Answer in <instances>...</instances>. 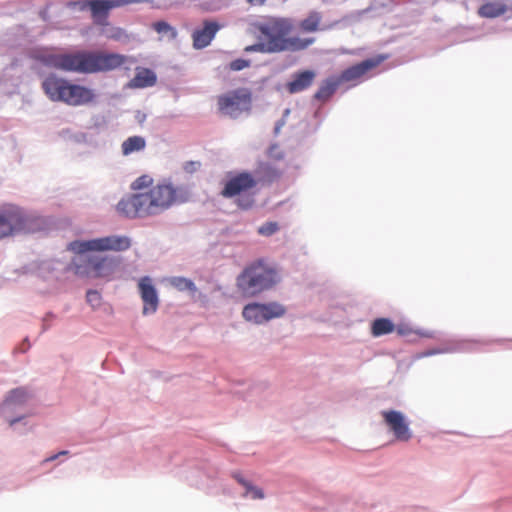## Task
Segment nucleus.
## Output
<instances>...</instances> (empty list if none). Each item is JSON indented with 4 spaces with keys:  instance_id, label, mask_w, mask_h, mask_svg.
I'll return each mask as SVG.
<instances>
[{
    "instance_id": "dca6fc26",
    "label": "nucleus",
    "mask_w": 512,
    "mask_h": 512,
    "mask_svg": "<svg viewBox=\"0 0 512 512\" xmlns=\"http://www.w3.org/2000/svg\"><path fill=\"white\" fill-rule=\"evenodd\" d=\"M510 0H491L483 3L477 11L481 18L493 19L503 16L510 10Z\"/></svg>"
},
{
    "instance_id": "4c0bfd02",
    "label": "nucleus",
    "mask_w": 512,
    "mask_h": 512,
    "mask_svg": "<svg viewBox=\"0 0 512 512\" xmlns=\"http://www.w3.org/2000/svg\"><path fill=\"white\" fill-rule=\"evenodd\" d=\"M124 34L123 30L122 29H116L115 32L111 35V38L113 39H116V40H119L122 35Z\"/></svg>"
},
{
    "instance_id": "f704fd0d",
    "label": "nucleus",
    "mask_w": 512,
    "mask_h": 512,
    "mask_svg": "<svg viewBox=\"0 0 512 512\" xmlns=\"http://www.w3.org/2000/svg\"><path fill=\"white\" fill-rule=\"evenodd\" d=\"M200 167L201 163L199 161H187L183 164V170L189 174L195 173Z\"/></svg>"
},
{
    "instance_id": "4be33fe9",
    "label": "nucleus",
    "mask_w": 512,
    "mask_h": 512,
    "mask_svg": "<svg viewBox=\"0 0 512 512\" xmlns=\"http://www.w3.org/2000/svg\"><path fill=\"white\" fill-rule=\"evenodd\" d=\"M243 317L250 322L261 324L266 322V316L262 310V303H249L244 306Z\"/></svg>"
},
{
    "instance_id": "f3484780",
    "label": "nucleus",
    "mask_w": 512,
    "mask_h": 512,
    "mask_svg": "<svg viewBox=\"0 0 512 512\" xmlns=\"http://www.w3.org/2000/svg\"><path fill=\"white\" fill-rule=\"evenodd\" d=\"M32 397L31 393L24 387L11 390L1 405L4 413L12 411L16 407L25 405Z\"/></svg>"
},
{
    "instance_id": "ea45409f",
    "label": "nucleus",
    "mask_w": 512,
    "mask_h": 512,
    "mask_svg": "<svg viewBox=\"0 0 512 512\" xmlns=\"http://www.w3.org/2000/svg\"><path fill=\"white\" fill-rule=\"evenodd\" d=\"M20 420H21V418H14V419H11V420L9 421V425H10V426H13V425H15L17 422H19Z\"/></svg>"
},
{
    "instance_id": "a19ab883",
    "label": "nucleus",
    "mask_w": 512,
    "mask_h": 512,
    "mask_svg": "<svg viewBox=\"0 0 512 512\" xmlns=\"http://www.w3.org/2000/svg\"><path fill=\"white\" fill-rule=\"evenodd\" d=\"M397 333L400 334V335H405L406 334V329L398 327L397 328Z\"/></svg>"
},
{
    "instance_id": "58836bf2",
    "label": "nucleus",
    "mask_w": 512,
    "mask_h": 512,
    "mask_svg": "<svg viewBox=\"0 0 512 512\" xmlns=\"http://www.w3.org/2000/svg\"><path fill=\"white\" fill-rule=\"evenodd\" d=\"M247 2L252 6H262L265 4L266 0H247Z\"/></svg>"
},
{
    "instance_id": "5701e85b",
    "label": "nucleus",
    "mask_w": 512,
    "mask_h": 512,
    "mask_svg": "<svg viewBox=\"0 0 512 512\" xmlns=\"http://www.w3.org/2000/svg\"><path fill=\"white\" fill-rule=\"evenodd\" d=\"M146 147V140L142 136L128 137L121 145L122 154L128 156L134 152L144 150Z\"/></svg>"
},
{
    "instance_id": "7ed1b4c3",
    "label": "nucleus",
    "mask_w": 512,
    "mask_h": 512,
    "mask_svg": "<svg viewBox=\"0 0 512 512\" xmlns=\"http://www.w3.org/2000/svg\"><path fill=\"white\" fill-rule=\"evenodd\" d=\"M44 94L53 102H63L69 106H83L92 103L96 95L86 86L74 84L69 80L49 74L42 83Z\"/></svg>"
},
{
    "instance_id": "ddd939ff",
    "label": "nucleus",
    "mask_w": 512,
    "mask_h": 512,
    "mask_svg": "<svg viewBox=\"0 0 512 512\" xmlns=\"http://www.w3.org/2000/svg\"><path fill=\"white\" fill-rule=\"evenodd\" d=\"M141 299L144 303L143 314H153L157 311L159 299L157 291L149 277H143L138 283Z\"/></svg>"
},
{
    "instance_id": "f03ea898",
    "label": "nucleus",
    "mask_w": 512,
    "mask_h": 512,
    "mask_svg": "<svg viewBox=\"0 0 512 512\" xmlns=\"http://www.w3.org/2000/svg\"><path fill=\"white\" fill-rule=\"evenodd\" d=\"M131 246L127 236L111 235L86 241H73L68 244V250L79 254L75 260L76 273L95 278L111 276L119 265V260L109 257L85 255L86 252L96 251H125Z\"/></svg>"
},
{
    "instance_id": "c9c22d12",
    "label": "nucleus",
    "mask_w": 512,
    "mask_h": 512,
    "mask_svg": "<svg viewBox=\"0 0 512 512\" xmlns=\"http://www.w3.org/2000/svg\"><path fill=\"white\" fill-rule=\"evenodd\" d=\"M268 156L276 160L283 159L284 157L283 152L279 149V146L276 144L271 145L269 147Z\"/></svg>"
},
{
    "instance_id": "0eeeda50",
    "label": "nucleus",
    "mask_w": 512,
    "mask_h": 512,
    "mask_svg": "<svg viewBox=\"0 0 512 512\" xmlns=\"http://www.w3.org/2000/svg\"><path fill=\"white\" fill-rule=\"evenodd\" d=\"M37 225V218L17 206L8 205L0 209V240L19 233L34 232Z\"/></svg>"
},
{
    "instance_id": "e433bc0d",
    "label": "nucleus",
    "mask_w": 512,
    "mask_h": 512,
    "mask_svg": "<svg viewBox=\"0 0 512 512\" xmlns=\"http://www.w3.org/2000/svg\"><path fill=\"white\" fill-rule=\"evenodd\" d=\"M67 454H68V451H66V450L60 451L59 453H57V454H55V455H53V456H50V457L46 458V459L43 461V463H48V462L54 461V460H56L59 456H61V455H67Z\"/></svg>"
},
{
    "instance_id": "c85d7f7f",
    "label": "nucleus",
    "mask_w": 512,
    "mask_h": 512,
    "mask_svg": "<svg viewBox=\"0 0 512 512\" xmlns=\"http://www.w3.org/2000/svg\"><path fill=\"white\" fill-rule=\"evenodd\" d=\"M153 185V178L149 175H142L136 178L132 184L131 189L133 191H142L145 189H150Z\"/></svg>"
},
{
    "instance_id": "7c9ffc66",
    "label": "nucleus",
    "mask_w": 512,
    "mask_h": 512,
    "mask_svg": "<svg viewBox=\"0 0 512 512\" xmlns=\"http://www.w3.org/2000/svg\"><path fill=\"white\" fill-rule=\"evenodd\" d=\"M87 302L95 309L101 305V294L96 290H88L86 293Z\"/></svg>"
},
{
    "instance_id": "a878e982",
    "label": "nucleus",
    "mask_w": 512,
    "mask_h": 512,
    "mask_svg": "<svg viewBox=\"0 0 512 512\" xmlns=\"http://www.w3.org/2000/svg\"><path fill=\"white\" fill-rule=\"evenodd\" d=\"M233 477L245 488V497L250 496L254 500L264 498V492L261 488L253 486L251 482L245 480L240 474H234Z\"/></svg>"
},
{
    "instance_id": "9b49d317",
    "label": "nucleus",
    "mask_w": 512,
    "mask_h": 512,
    "mask_svg": "<svg viewBox=\"0 0 512 512\" xmlns=\"http://www.w3.org/2000/svg\"><path fill=\"white\" fill-rule=\"evenodd\" d=\"M384 423L399 441H409L412 433L405 416L400 411L384 410L381 412Z\"/></svg>"
},
{
    "instance_id": "39448f33",
    "label": "nucleus",
    "mask_w": 512,
    "mask_h": 512,
    "mask_svg": "<svg viewBox=\"0 0 512 512\" xmlns=\"http://www.w3.org/2000/svg\"><path fill=\"white\" fill-rule=\"evenodd\" d=\"M128 57L103 51H76L75 72L93 74L115 70L125 64Z\"/></svg>"
},
{
    "instance_id": "423d86ee",
    "label": "nucleus",
    "mask_w": 512,
    "mask_h": 512,
    "mask_svg": "<svg viewBox=\"0 0 512 512\" xmlns=\"http://www.w3.org/2000/svg\"><path fill=\"white\" fill-rule=\"evenodd\" d=\"M258 184L257 179L250 172H240L231 176L225 183L221 195L225 198L238 197L236 205L243 210L253 207L255 193L251 192Z\"/></svg>"
},
{
    "instance_id": "bb28decb",
    "label": "nucleus",
    "mask_w": 512,
    "mask_h": 512,
    "mask_svg": "<svg viewBox=\"0 0 512 512\" xmlns=\"http://www.w3.org/2000/svg\"><path fill=\"white\" fill-rule=\"evenodd\" d=\"M262 310L266 316V322L274 318H280L286 313V308L278 302L262 303Z\"/></svg>"
},
{
    "instance_id": "cd10ccee",
    "label": "nucleus",
    "mask_w": 512,
    "mask_h": 512,
    "mask_svg": "<svg viewBox=\"0 0 512 512\" xmlns=\"http://www.w3.org/2000/svg\"><path fill=\"white\" fill-rule=\"evenodd\" d=\"M170 284L179 291H196L193 281L184 277H173L170 279Z\"/></svg>"
},
{
    "instance_id": "473e14b6",
    "label": "nucleus",
    "mask_w": 512,
    "mask_h": 512,
    "mask_svg": "<svg viewBox=\"0 0 512 512\" xmlns=\"http://www.w3.org/2000/svg\"><path fill=\"white\" fill-rule=\"evenodd\" d=\"M250 66V61L245 59H236L230 62L229 68L232 71H240Z\"/></svg>"
},
{
    "instance_id": "6e6552de",
    "label": "nucleus",
    "mask_w": 512,
    "mask_h": 512,
    "mask_svg": "<svg viewBox=\"0 0 512 512\" xmlns=\"http://www.w3.org/2000/svg\"><path fill=\"white\" fill-rule=\"evenodd\" d=\"M217 108L222 116L232 119L249 114L252 110V92L248 88H238L221 94L217 97Z\"/></svg>"
},
{
    "instance_id": "9d476101",
    "label": "nucleus",
    "mask_w": 512,
    "mask_h": 512,
    "mask_svg": "<svg viewBox=\"0 0 512 512\" xmlns=\"http://www.w3.org/2000/svg\"><path fill=\"white\" fill-rule=\"evenodd\" d=\"M258 31L267 40L270 45V50L273 52L272 47L280 40H284L293 30V24L290 19L286 18H270L267 21L257 25Z\"/></svg>"
},
{
    "instance_id": "6ab92c4d",
    "label": "nucleus",
    "mask_w": 512,
    "mask_h": 512,
    "mask_svg": "<svg viewBox=\"0 0 512 512\" xmlns=\"http://www.w3.org/2000/svg\"><path fill=\"white\" fill-rule=\"evenodd\" d=\"M340 84L341 82L338 76L328 77L327 79L321 82L319 88L314 93L313 98L320 102L328 101L336 92Z\"/></svg>"
},
{
    "instance_id": "72a5a7b5",
    "label": "nucleus",
    "mask_w": 512,
    "mask_h": 512,
    "mask_svg": "<svg viewBox=\"0 0 512 512\" xmlns=\"http://www.w3.org/2000/svg\"><path fill=\"white\" fill-rule=\"evenodd\" d=\"M153 28L158 33H166L170 31L172 33V36H175L176 34L173 28L167 22L164 21L155 22L153 24Z\"/></svg>"
},
{
    "instance_id": "c756f323",
    "label": "nucleus",
    "mask_w": 512,
    "mask_h": 512,
    "mask_svg": "<svg viewBox=\"0 0 512 512\" xmlns=\"http://www.w3.org/2000/svg\"><path fill=\"white\" fill-rule=\"evenodd\" d=\"M279 230L277 222H266L258 228V233L263 236H271Z\"/></svg>"
},
{
    "instance_id": "412c9836",
    "label": "nucleus",
    "mask_w": 512,
    "mask_h": 512,
    "mask_svg": "<svg viewBox=\"0 0 512 512\" xmlns=\"http://www.w3.org/2000/svg\"><path fill=\"white\" fill-rule=\"evenodd\" d=\"M256 173L258 175V178H256L258 182L270 184L281 177L282 170L269 163H261L259 164Z\"/></svg>"
},
{
    "instance_id": "393cba45",
    "label": "nucleus",
    "mask_w": 512,
    "mask_h": 512,
    "mask_svg": "<svg viewBox=\"0 0 512 512\" xmlns=\"http://www.w3.org/2000/svg\"><path fill=\"white\" fill-rule=\"evenodd\" d=\"M321 21L322 14L318 11H311L308 16L300 22L299 28L304 32H315L319 29Z\"/></svg>"
},
{
    "instance_id": "4468645a",
    "label": "nucleus",
    "mask_w": 512,
    "mask_h": 512,
    "mask_svg": "<svg viewBox=\"0 0 512 512\" xmlns=\"http://www.w3.org/2000/svg\"><path fill=\"white\" fill-rule=\"evenodd\" d=\"M316 76V72L309 69L295 72L285 84V88L290 94L300 93L313 85Z\"/></svg>"
},
{
    "instance_id": "20e7f679",
    "label": "nucleus",
    "mask_w": 512,
    "mask_h": 512,
    "mask_svg": "<svg viewBox=\"0 0 512 512\" xmlns=\"http://www.w3.org/2000/svg\"><path fill=\"white\" fill-rule=\"evenodd\" d=\"M279 281L275 268L256 261L243 269L236 278V287L245 297H254L273 288Z\"/></svg>"
},
{
    "instance_id": "f8f14e48",
    "label": "nucleus",
    "mask_w": 512,
    "mask_h": 512,
    "mask_svg": "<svg viewBox=\"0 0 512 512\" xmlns=\"http://www.w3.org/2000/svg\"><path fill=\"white\" fill-rule=\"evenodd\" d=\"M383 60L384 57L366 59L356 65H353L343 70L342 73L338 76V78L341 84L350 82L353 83V85H356L363 79V77L366 75L368 71L379 66Z\"/></svg>"
},
{
    "instance_id": "2f4dec72",
    "label": "nucleus",
    "mask_w": 512,
    "mask_h": 512,
    "mask_svg": "<svg viewBox=\"0 0 512 512\" xmlns=\"http://www.w3.org/2000/svg\"><path fill=\"white\" fill-rule=\"evenodd\" d=\"M244 51L249 52H260V53H272L270 50V45L267 43H257L253 45L246 46Z\"/></svg>"
},
{
    "instance_id": "aec40b11",
    "label": "nucleus",
    "mask_w": 512,
    "mask_h": 512,
    "mask_svg": "<svg viewBox=\"0 0 512 512\" xmlns=\"http://www.w3.org/2000/svg\"><path fill=\"white\" fill-rule=\"evenodd\" d=\"M157 81L155 73L147 68H137L134 78L128 83L129 88H146L153 86Z\"/></svg>"
},
{
    "instance_id": "1a4fd4ad",
    "label": "nucleus",
    "mask_w": 512,
    "mask_h": 512,
    "mask_svg": "<svg viewBox=\"0 0 512 512\" xmlns=\"http://www.w3.org/2000/svg\"><path fill=\"white\" fill-rule=\"evenodd\" d=\"M28 56L30 59L45 67L66 72H75L76 51L59 53L52 47H37L31 49Z\"/></svg>"
},
{
    "instance_id": "2eb2a0df",
    "label": "nucleus",
    "mask_w": 512,
    "mask_h": 512,
    "mask_svg": "<svg viewBox=\"0 0 512 512\" xmlns=\"http://www.w3.org/2000/svg\"><path fill=\"white\" fill-rule=\"evenodd\" d=\"M219 29L220 26L216 22L204 21L203 27L195 30L192 34L193 46L196 49L207 47Z\"/></svg>"
},
{
    "instance_id": "f257e3e1",
    "label": "nucleus",
    "mask_w": 512,
    "mask_h": 512,
    "mask_svg": "<svg viewBox=\"0 0 512 512\" xmlns=\"http://www.w3.org/2000/svg\"><path fill=\"white\" fill-rule=\"evenodd\" d=\"M190 198L188 186L174 185L170 179H163L147 191L124 196L117 203L116 210L118 214L129 219L147 218L186 203Z\"/></svg>"
},
{
    "instance_id": "b1692460",
    "label": "nucleus",
    "mask_w": 512,
    "mask_h": 512,
    "mask_svg": "<svg viewBox=\"0 0 512 512\" xmlns=\"http://www.w3.org/2000/svg\"><path fill=\"white\" fill-rule=\"evenodd\" d=\"M395 325L388 318H377L371 324V334L380 337L395 331Z\"/></svg>"
},
{
    "instance_id": "a211bd4d",
    "label": "nucleus",
    "mask_w": 512,
    "mask_h": 512,
    "mask_svg": "<svg viewBox=\"0 0 512 512\" xmlns=\"http://www.w3.org/2000/svg\"><path fill=\"white\" fill-rule=\"evenodd\" d=\"M315 41L314 38H300V37H287L285 36L284 40H280L278 43H275L272 47L273 52H283V51H301L308 48Z\"/></svg>"
}]
</instances>
